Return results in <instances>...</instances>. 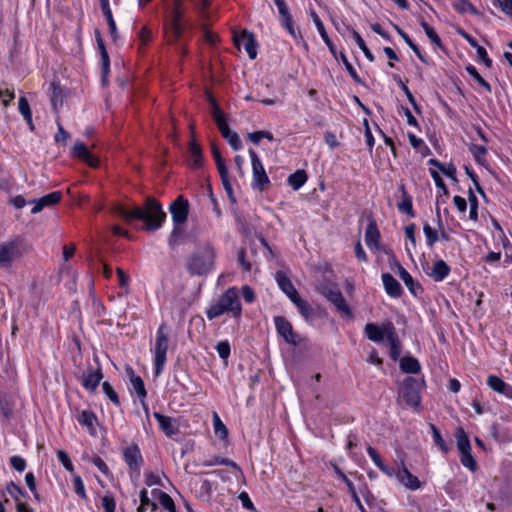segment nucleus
<instances>
[{
	"mask_svg": "<svg viewBox=\"0 0 512 512\" xmlns=\"http://www.w3.org/2000/svg\"><path fill=\"white\" fill-rule=\"evenodd\" d=\"M113 212L126 222L134 219L144 221V228L148 231L159 229L166 219V213L163 211L161 204L151 197L146 199L144 207L137 206L133 210H128L122 205H117Z\"/></svg>",
	"mask_w": 512,
	"mask_h": 512,
	"instance_id": "nucleus-1",
	"label": "nucleus"
},
{
	"mask_svg": "<svg viewBox=\"0 0 512 512\" xmlns=\"http://www.w3.org/2000/svg\"><path fill=\"white\" fill-rule=\"evenodd\" d=\"M102 507L105 512H115L116 502L112 494H105L102 499Z\"/></svg>",
	"mask_w": 512,
	"mask_h": 512,
	"instance_id": "nucleus-59",
	"label": "nucleus"
},
{
	"mask_svg": "<svg viewBox=\"0 0 512 512\" xmlns=\"http://www.w3.org/2000/svg\"><path fill=\"white\" fill-rule=\"evenodd\" d=\"M235 41L237 46L242 45L244 47L250 59L254 60L257 57V42L252 33L243 31Z\"/></svg>",
	"mask_w": 512,
	"mask_h": 512,
	"instance_id": "nucleus-17",
	"label": "nucleus"
},
{
	"mask_svg": "<svg viewBox=\"0 0 512 512\" xmlns=\"http://www.w3.org/2000/svg\"><path fill=\"white\" fill-rule=\"evenodd\" d=\"M454 9L460 13H470L472 15H478V10L474 7V5L469 0H456L453 3Z\"/></svg>",
	"mask_w": 512,
	"mask_h": 512,
	"instance_id": "nucleus-39",
	"label": "nucleus"
},
{
	"mask_svg": "<svg viewBox=\"0 0 512 512\" xmlns=\"http://www.w3.org/2000/svg\"><path fill=\"white\" fill-rule=\"evenodd\" d=\"M96 42H97V46H98V49H99V52L101 55L102 79H103V82H106L107 74L110 69V59H109V55L106 50L104 41L102 39L101 33L98 30H96Z\"/></svg>",
	"mask_w": 512,
	"mask_h": 512,
	"instance_id": "nucleus-24",
	"label": "nucleus"
},
{
	"mask_svg": "<svg viewBox=\"0 0 512 512\" xmlns=\"http://www.w3.org/2000/svg\"><path fill=\"white\" fill-rule=\"evenodd\" d=\"M62 193L60 191L51 192L39 199L33 200L34 206L31 209L32 214L39 213L44 207L52 206L60 202Z\"/></svg>",
	"mask_w": 512,
	"mask_h": 512,
	"instance_id": "nucleus-20",
	"label": "nucleus"
},
{
	"mask_svg": "<svg viewBox=\"0 0 512 512\" xmlns=\"http://www.w3.org/2000/svg\"><path fill=\"white\" fill-rule=\"evenodd\" d=\"M380 232L378 230L376 221L372 218H368V225L365 231V243L370 250L380 249Z\"/></svg>",
	"mask_w": 512,
	"mask_h": 512,
	"instance_id": "nucleus-14",
	"label": "nucleus"
},
{
	"mask_svg": "<svg viewBox=\"0 0 512 512\" xmlns=\"http://www.w3.org/2000/svg\"><path fill=\"white\" fill-rule=\"evenodd\" d=\"M78 422L85 426L91 434L95 432V422L97 421V417L95 413L91 410H83L77 417Z\"/></svg>",
	"mask_w": 512,
	"mask_h": 512,
	"instance_id": "nucleus-30",
	"label": "nucleus"
},
{
	"mask_svg": "<svg viewBox=\"0 0 512 512\" xmlns=\"http://www.w3.org/2000/svg\"><path fill=\"white\" fill-rule=\"evenodd\" d=\"M153 416L157 420L159 428L167 437H172L179 433V427L176 419L163 415L159 412H154Z\"/></svg>",
	"mask_w": 512,
	"mask_h": 512,
	"instance_id": "nucleus-13",
	"label": "nucleus"
},
{
	"mask_svg": "<svg viewBox=\"0 0 512 512\" xmlns=\"http://www.w3.org/2000/svg\"><path fill=\"white\" fill-rule=\"evenodd\" d=\"M388 332V343L390 346V356L393 360H397L401 354V344L399 337L396 333V329L393 323H390L387 327Z\"/></svg>",
	"mask_w": 512,
	"mask_h": 512,
	"instance_id": "nucleus-25",
	"label": "nucleus"
},
{
	"mask_svg": "<svg viewBox=\"0 0 512 512\" xmlns=\"http://www.w3.org/2000/svg\"><path fill=\"white\" fill-rule=\"evenodd\" d=\"M169 210L172 216V220L174 225L180 226L184 224L188 219L189 214V202L183 196H178L175 201H173Z\"/></svg>",
	"mask_w": 512,
	"mask_h": 512,
	"instance_id": "nucleus-12",
	"label": "nucleus"
},
{
	"mask_svg": "<svg viewBox=\"0 0 512 512\" xmlns=\"http://www.w3.org/2000/svg\"><path fill=\"white\" fill-rule=\"evenodd\" d=\"M216 351L221 359H223V360L228 359L230 356V353H231V348H230L229 342L227 340L220 341L216 345Z\"/></svg>",
	"mask_w": 512,
	"mask_h": 512,
	"instance_id": "nucleus-56",
	"label": "nucleus"
},
{
	"mask_svg": "<svg viewBox=\"0 0 512 512\" xmlns=\"http://www.w3.org/2000/svg\"><path fill=\"white\" fill-rule=\"evenodd\" d=\"M340 59H341L342 63L344 64L347 72L353 78V80L358 84H363L361 78L359 77L356 70L354 69L352 64L349 62L347 56L343 52L340 53Z\"/></svg>",
	"mask_w": 512,
	"mask_h": 512,
	"instance_id": "nucleus-50",
	"label": "nucleus"
},
{
	"mask_svg": "<svg viewBox=\"0 0 512 512\" xmlns=\"http://www.w3.org/2000/svg\"><path fill=\"white\" fill-rule=\"evenodd\" d=\"M99 1H100V6L102 9V12H103V14L106 18L107 24L109 26V32H110L111 38L115 42V41H117L119 35H118L116 23L114 21L113 15H112V11L110 9L109 0H99Z\"/></svg>",
	"mask_w": 512,
	"mask_h": 512,
	"instance_id": "nucleus-26",
	"label": "nucleus"
},
{
	"mask_svg": "<svg viewBox=\"0 0 512 512\" xmlns=\"http://www.w3.org/2000/svg\"><path fill=\"white\" fill-rule=\"evenodd\" d=\"M469 151L473 155L475 161L482 166L487 164V159L485 157L487 153V148L483 145L471 144L469 146Z\"/></svg>",
	"mask_w": 512,
	"mask_h": 512,
	"instance_id": "nucleus-38",
	"label": "nucleus"
},
{
	"mask_svg": "<svg viewBox=\"0 0 512 512\" xmlns=\"http://www.w3.org/2000/svg\"><path fill=\"white\" fill-rule=\"evenodd\" d=\"M217 250L209 242L199 245L186 258L184 267L191 277H207L216 268Z\"/></svg>",
	"mask_w": 512,
	"mask_h": 512,
	"instance_id": "nucleus-2",
	"label": "nucleus"
},
{
	"mask_svg": "<svg viewBox=\"0 0 512 512\" xmlns=\"http://www.w3.org/2000/svg\"><path fill=\"white\" fill-rule=\"evenodd\" d=\"M421 27L423 28L425 34L430 39V41L436 45L437 47H442V41L441 38L438 36V34L435 32L434 28L430 26L427 22L422 20L420 22Z\"/></svg>",
	"mask_w": 512,
	"mask_h": 512,
	"instance_id": "nucleus-43",
	"label": "nucleus"
},
{
	"mask_svg": "<svg viewBox=\"0 0 512 512\" xmlns=\"http://www.w3.org/2000/svg\"><path fill=\"white\" fill-rule=\"evenodd\" d=\"M400 369L408 374H416L420 371L419 361L412 356H404L400 360Z\"/></svg>",
	"mask_w": 512,
	"mask_h": 512,
	"instance_id": "nucleus-31",
	"label": "nucleus"
},
{
	"mask_svg": "<svg viewBox=\"0 0 512 512\" xmlns=\"http://www.w3.org/2000/svg\"><path fill=\"white\" fill-rule=\"evenodd\" d=\"M430 427V430L432 432V438H433V441H434V444L436 446L439 447V449L443 452V453H448L449 451V446L446 444V442L444 441V439L442 438L441 436V433L439 431V429L434 425V424H430L429 425Z\"/></svg>",
	"mask_w": 512,
	"mask_h": 512,
	"instance_id": "nucleus-40",
	"label": "nucleus"
},
{
	"mask_svg": "<svg viewBox=\"0 0 512 512\" xmlns=\"http://www.w3.org/2000/svg\"><path fill=\"white\" fill-rule=\"evenodd\" d=\"M6 490L11 495V497L15 499L17 502L19 501L20 497L26 496V493L13 481L7 484Z\"/></svg>",
	"mask_w": 512,
	"mask_h": 512,
	"instance_id": "nucleus-55",
	"label": "nucleus"
},
{
	"mask_svg": "<svg viewBox=\"0 0 512 512\" xmlns=\"http://www.w3.org/2000/svg\"><path fill=\"white\" fill-rule=\"evenodd\" d=\"M184 14L183 0H173V9L171 11V23L166 32L167 41L171 42L181 39L184 27L182 25V17Z\"/></svg>",
	"mask_w": 512,
	"mask_h": 512,
	"instance_id": "nucleus-7",
	"label": "nucleus"
},
{
	"mask_svg": "<svg viewBox=\"0 0 512 512\" xmlns=\"http://www.w3.org/2000/svg\"><path fill=\"white\" fill-rule=\"evenodd\" d=\"M219 175H220V178H221L222 185H223V187H224V189H225L229 199L232 202H236V199L233 196V188H232V185H231V182H230L229 172L225 171V172L219 173Z\"/></svg>",
	"mask_w": 512,
	"mask_h": 512,
	"instance_id": "nucleus-52",
	"label": "nucleus"
},
{
	"mask_svg": "<svg viewBox=\"0 0 512 512\" xmlns=\"http://www.w3.org/2000/svg\"><path fill=\"white\" fill-rule=\"evenodd\" d=\"M102 389L104 394L111 400V402H113L116 406L120 405L119 396L109 382H103Z\"/></svg>",
	"mask_w": 512,
	"mask_h": 512,
	"instance_id": "nucleus-51",
	"label": "nucleus"
},
{
	"mask_svg": "<svg viewBox=\"0 0 512 512\" xmlns=\"http://www.w3.org/2000/svg\"><path fill=\"white\" fill-rule=\"evenodd\" d=\"M20 246L18 237L0 243V268H9L21 256Z\"/></svg>",
	"mask_w": 512,
	"mask_h": 512,
	"instance_id": "nucleus-8",
	"label": "nucleus"
},
{
	"mask_svg": "<svg viewBox=\"0 0 512 512\" xmlns=\"http://www.w3.org/2000/svg\"><path fill=\"white\" fill-rule=\"evenodd\" d=\"M275 280L281 289V291L292 301V299L296 298L299 294L295 289L293 283L289 279L283 271H277L275 273Z\"/></svg>",
	"mask_w": 512,
	"mask_h": 512,
	"instance_id": "nucleus-18",
	"label": "nucleus"
},
{
	"mask_svg": "<svg viewBox=\"0 0 512 512\" xmlns=\"http://www.w3.org/2000/svg\"><path fill=\"white\" fill-rule=\"evenodd\" d=\"M88 148L87 146L83 143V142H76L73 146V149H72V154L73 156L79 158V159H84L85 157H89L88 156Z\"/></svg>",
	"mask_w": 512,
	"mask_h": 512,
	"instance_id": "nucleus-57",
	"label": "nucleus"
},
{
	"mask_svg": "<svg viewBox=\"0 0 512 512\" xmlns=\"http://www.w3.org/2000/svg\"><path fill=\"white\" fill-rule=\"evenodd\" d=\"M423 232L426 237L427 245L432 248L439 239L437 231L434 230L428 223H425L423 226Z\"/></svg>",
	"mask_w": 512,
	"mask_h": 512,
	"instance_id": "nucleus-48",
	"label": "nucleus"
},
{
	"mask_svg": "<svg viewBox=\"0 0 512 512\" xmlns=\"http://www.w3.org/2000/svg\"><path fill=\"white\" fill-rule=\"evenodd\" d=\"M401 190H402V200L398 204V209H399V211L401 213H404V214H406V215H408L410 217H414L415 213H414V210H413L412 198L405 191L404 186H401Z\"/></svg>",
	"mask_w": 512,
	"mask_h": 512,
	"instance_id": "nucleus-32",
	"label": "nucleus"
},
{
	"mask_svg": "<svg viewBox=\"0 0 512 512\" xmlns=\"http://www.w3.org/2000/svg\"><path fill=\"white\" fill-rule=\"evenodd\" d=\"M381 278L384 285V289L390 297H401L403 293L402 287L400 283L390 273H383Z\"/></svg>",
	"mask_w": 512,
	"mask_h": 512,
	"instance_id": "nucleus-22",
	"label": "nucleus"
},
{
	"mask_svg": "<svg viewBox=\"0 0 512 512\" xmlns=\"http://www.w3.org/2000/svg\"><path fill=\"white\" fill-rule=\"evenodd\" d=\"M214 430L217 435H219L220 438H226L228 435V430L226 426L222 423L219 416L215 413L214 414Z\"/></svg>",
	"mask_w": 512,
	"mask_h": 512,
	"instance_id": "nucleus-62",
	"label": "nucleus"
},
{
	"mask_svg": "<svg viewBox=\"0 0 512 512\" xmlns=\"http://www.w3.org/2000/svg\"><path fill=\"white\" fill-rule=\"evenodd\" d=\"M298 309V312L306 319L309 320L313 316V308L312 306L305 300H303L300 295L291 301Z\"/></svg>",
	"mask_w": 512,
	"mask_h": 512,
	"instance_id": "nucleus-34",
	"label": "nucleus"
},
{
	"mask_svg": "<svg viewBox=\"0 0 512 512\" xmlns=\"http://www.w3.org/2000/svg\"><path fill=\"white\" fill-rule=\"evenodd\" d=\"M274 324L277 334L290 345L296 346L299 343V335L294 332L292 324L283 316H275Z\"/></svg>",
	"mask_w": 512,
	"mask_h": 512,
	"instance_id": "nucleus-11",
	"label": "nucleus"
},
{
	"mask_svg": "<svg viewBox=\"0 0 512 512\" xmlns=\"http://www.w3.org/2000/svg\"><path fill=\"white\" fill-rule=\"evenodd\" d=\"M395 266L400 279L404 282L410 293L414 296L422 294V286L416 282L409 272L401 265L400 262L396 261Z\"/></svg>",
	"mask_w": 512,
	"mask_h": 512,
	"instance_id": "nucleus-16",
	"label": "nucleus"
},
{
	"mask_svg": "<svg viewBox=\"0 0 512 512\" xmlns=\"http://www.w3.org/2000/svg\"><path fill=\"white\" fill-rule=\"evenodd\" d=\"M457 447L461 454L471 452V445L468 436L463 429L460 430L457 436Z\"/></svg>",
	"mask_w": 512,
	"mask_h": 512,
	"instance_id": "nucleus-46",
	"label": "nucleus"
},
{
	"mask_svg": "<svg viewBox=\"0 0 512 512\" xmlns=\"http://www.w3.org/2000/svg\"><path fill=\"white\" fill-rule=\"evenodd\" d=\"M450 273V267L444 260H437L427 275L436 282L443 281Z\"/></svg>",
	"mask_w": 512,
	"mask_h": 512,
	"instance_id": "nucleus-27",
	"label": "nucleus"
},
{
	"mask_svg": "<svg viewBox=\"0 0 512 512\" xmlns=\"http://www.w3.org/2000/svg\"><path fill=\"white\" fill-rule=\"evenodd\" d=\"M210 103L212 104V117L222 135L223 138H225L229 133H231V129L229 128L225 115L217 105L214 98L210 97Z\"/></svg>",
	"mask_w": 512,
	"mask_h": 512,
	"instance_id": "nucleus-19",
	"label": "nucleus"
},
{
	"mask_svg": "<svg viewBox=\"0 0 512 512\" xmlns=\"http://www.w3.org/2000/svg\"><path fill=\"white\" fill-rule=\"evenodd\" d=\"M57 458L67 471L73 472L74 466L67 452L59 450L57 452Z\"/></svg>",
	"mask_w": 512,
	"mask_h": 512,
	"instance_id": "nucleus-60",
	"label": "nucleus"
},
{
	"mask_svg": "<svg viewBox=\"0 0 512 512\" xmlns=\"http://www.w3.org/2000/svg\"><path fill=\"white\" fill-rule=\"evenodd\" d=\"M225 313H230L232 317L238 319L242 314V306L238 296V290L235 287L228 288L216 301L206 310V316L213 320Z\"/></svg>",
	"mask_w": 512,
	"mask_h": 512,
	"instance_id": "nucleus-3",
	"label": "nucleus"
},
{
	"mask_svg": "<svg viewBox=\"0 0 512 512\" xmlns=\"http://www.w3.org/2000/svg\"><path fill=\"white\" fill-rule=\"evenodd\" d=\"M123 460L129 468L130 478L136 482L140 476L141 467L144 463L140 448L132 443L123 449Z\"/></svg>",
	"mask_w": 512,
	"mask_h": 512,
	"instance_id": "nucleus-5",
	"label": "nucleus"
},
{
	"mask_svg": "<svg viewBox=\"0 0 512 512\" xmlns=\"http://www.w3.org/2000/svg\"><path fill=\"white\" fill-rule=\"evenodd\" d=\"M248 138L251 142L254 144H258L261 139L265 138L268 141H273L274 137L273 134L269 131H255L248 134Z\"/></svg>",
	"mask_w": 512,
	"mask_h": 512,
	"instance_id": "nucleus-53",
	"label": "nucleus"
},
{
	"mask_svg": "<svg viewBox=\"0 0 512 512\" xmlns=\"http://www.w3.org/2000/svg\"><path fill=\"white\" fill-rule=\"evenodd\" d=\"M396 478L407 488L411 490H416L420 487L419 479L411 474L409 470L406 468L404 463H402V467L397 469Z\"/></svg>",
	"mask_w": 512,
	"mask_h": 512,
	"instance_id": "nucleus-23",
	"label": "nucleus"
},
{
	"mask_svg": "<svg viewBox=\"0 0 512 512\" xmlns=\"http://www.w3.org/2000/svg\"><path fill=\"white\" fill-rule=\"evenodd\" d=\"M423 381L407 377L400 387V395L408 406L417 407L421 402L420 391Z\"/></svg>",
	"mask_w": 512,
	"mask_h": 512,
	"instance_id": "nucleus-6",
	"label": "nucleus"
},
{
	"mask_svg": "<svg viewBox=\"0 0 512 512\" xmlns=\"http://www.w3.org/2000/svg\"><path fill=\"white\" fill-rule=\"evenodd\" d=\"M311 17L313 19V22H314V24H315V26H316V28H317L321 38L323 39V41L327 45L329 51L331 52V54L334 57H337L335 45L330 40V38H329V36H328V34H327L326 30H325L323 22L321 21L319 16L314 11L311 12Z\"/></svg>",
	"mask_w": 512,
	"mask_h": 512,
	"instance_id": "nucleus-28",
	"label": "nucleus"
},
{
	"mask_svg": "<svg viewBox=\"0 0 512 512\" xmlns=\"http://www.w3.org/2000/svg\"><path fill=\"white\" fill-rule=\"evenodd\" d=\"M139 496L140 506L137 508V512H146L147 510L154 512L157 509V504L149 498L145 488L140 491Z\"/></svg>",
	"mask_w": 512,
	"mask_h": 512,
	"instance_id": "nucleus-36",
	"label": "nucleus"
},
{
	"mask_svg": "<svg viewBox=\"0 0 512 512\" xmlns=\"http://www.w3.org/2000/svg\"><path fill=\"white\" fill-rule=\"evenodd\" d=\"M168 333L165 324H161L156 331L154 353V375L158 377L162 374L166 364V354L168 350Z\"/></svg>",
	"mask_w": 512,
	"mask_h": 512,
	"instance_id": "nucleus-4",
	"label": "nucleus"
},
{
	"mask_svg": "<svg viewBox=\"0 0 512 512\" xmlns=\"http://www.w3.org/2000/svg\"><path fill=\"white\" fill-rule=\"evenodd\" d=\"M307 173L304 170H297L288 177V184L293 190H299L307 181Z\"/></svg>",
	"mask_w": 512,
	"mask_h": 512,
	"instance_id": "nucleus-33",
	"label": "nucleus"
},
{
	"mask_svg": "<svg viewBox=\"0 0 512 512\" xmlns=\"http://www.w3.org/2000/svg\"><path fill=\"white\" fill-rule=\"evenodd\" d=\"M493 4L507 16H512V0H493Z\"/></svg>",
	"mask_w": 512,
	"mask_h": 512,
	"instance_id": "nucleus-63",
	"label": "nucleus"
},
{
	"mask_svg": "<svg viewBox=\"0 0 512 512\" xmlns=\"http://www.w3.org/2000/svg\"><path fill=\"white\" fill-rule=\"evenodd\" d=\"M152 494H158L159 502L164 509H166L168 512H176L175 503L169 494L159 489H153Z\"/></svg>",
	"mask_w": 512,
	"mask_h": 512,
	"instance_id": "nucleus-37",
	"label": "nucleus"
},
{
	"mask_svg": "<svg viewBox=\"0 0 512 512\" xmlns=\"http://www.w3.org/2000/svg\"><path fill=\"white\" fill-rule=\"evenodd\" d=\"M224 139H226L233 150L237 151L242 148V141L236 132L231 131Z\"/></svg>",
	"mask_w": 512,
	"mask_h": 512,
	"instance_id": "nucleus-64",
	"label": "nucleus"
},
{
	"mask_svg": "<svg viewBox=\"0 0 512 512\" xmlns=\"http://www.w3.org/2000/svg\"><path fill=\"white\" fill-rule=\"evenodd\" d=\"M282 25L285 27L287 32L296 40L297 38H300L302 40V37L299 33L296 32V29L294 27V23L292 20L291 14L284 16L281 18Z\"/></svg>",
	"mask_w": 512,
	"mask_h": 512,
	"instance_id": "nucleus-49",
	"label": "nucleus"
},
{
	"mask_svg": "<svg viewBox=\"0 0 512 512\" xmlns=\"http://www.w3.org/2000/svg\"><path fill=\"white\" fill-rule=\"evenodd\" d=\"M321 294L331 302L341 314L350 319L353 318L350 306L337 287H324Z\"/></svg>",
	"mask_w": 512,
	"mask_h": 512,
	"instance_id": "nucleus-10",
	"label": "nucleus"
},
{
	"mask_svg": "<svg viewBox=\"0 0 512 512\" xmlns=\"http://www.w3.org/2000/svg\"><path fill=\"white\" fill-rule=\"evenodd\" d=\"M391 322L388 321L378 326L374 323H367L364 327V333L366 337L373 342H382L386 337L388 339L387 327Z\"/></svg>",
	"mask_w": 512,
	"mask_h": 512,
	"instance_id": "nucleus-15",
	"label": "nucleus"
},
{
	"mask_svg": "<svg viewBox=\"0 0 512 512\" xmlns=\"http://www.w3.org/2000/svg\"><path fill=\"white\" fill-rule=\"evenodd\" d=\"M137 36L140 41V45L146 46L152 40V31L148 26H143Z\"/></svg>",
	"mask_w": 512,
	"mask_h": 512,
	"instance_id": "nucleus-61",
	"label": "nucleus"
},
{
	"mask_svg": "<svg viewBox=\"0 0 512 512\" xmlns=\"http://www.w3.org/2000/svg\"><path fill=\"white\" fill-rule=\"evenodd\" d=\"M18 109L20 114L23 116L25 120L30 121V116H32V112L30 109V105L28 100L25 97H21L18 102Z\"/></svg>",
	"mask_w": 512,
	"mask_h": 512,
	"instance_id": "nucleus-58",
	"label": "nucleus"
},
{
	"mask_svg": "<svg viewBox=\"0 0 512 512\" xmlns=\"http://www.w3.org/2000/svg\"><path fill=\"white\" fill-rule=\"evenodd\" d=\"M189 154L191 157L190 165L196 169L202 167L204 162L202 149L195 139H192L189 143Z\"/></svg>",
	"mask_w": 512,
	"mask_h": 512,
	"instance_id": "nucleus-29",
	"label": "nucleus"
},
{
	"mask_svg": "<svg viewBox=\"0 0 512 512\" xmlns=\"http://www.w3.org/2000/svg\"><path fill=\"white\" fill-rule=\"evenodd\" d=\"M506 382L496 375H489L487 385L495 392L500 393Z\"/></svg>",
	"mask_w": 512,
	"mask_h": 512,
	"instance_id": "nucleus-54",
	"label": "nucleus"
},
{
	"mask_svg": "<svg viewBox=\"0 0 512 512\" xmlns=\"http://www.w3.org/2000/svg\"><path fill=\"white\" fill-rule=\"evenodd\" d=\"M468 200L470 203L469 218L476 221L478 219V200L472 189L468 191Z\"/></svg>",
	"mask_w": 512,
	"mask_h": 512,
	"instance_id": "nucleus-47",
	"label": "nucleus"
},
{
	"mask_svg": "<svg viewBox=\"0 0 512 512\" xmlns=\"http://www.w3.org/2000/svg\"><path fill=\"white\" fill-rule=\"evenodd\" d=\"M211 152H212L213 158L215 160L218 172L222 173V172L228 171L225 161L222 158L221 152H220L218 146L214 142H211Z\"/></svg>",
	"mask_w": 512,
	"mask_h": 512,
	"instance_id": "nucleus-42",
	"label": "nucleus"
},
{
	"mask_svg": "<svg viewBox=\"0 0 512 512\" xmlns=\"http://www.w3.org/2000/svg\"><path fill=\"white\" fill-rule=\"evenodd\" d=\"M130 380H131V385H132L134 391L136 392L139 400L143 401V399H146L147 391H146V388H145L142 378L138 375H135L133 370H131Z\"/></svg>",
	"mask_w": 512,
	"mask_h": 512,
	"instance_id": "nucleus-35",
	"label": "nucleus"
},
{
	"mask_svg": "<svg viewBox=\"0 0 512 512\" xmlns=\"http://www.w3.org/2000/svg\"><path fill=\"white\" fill-rule=\"evenodd\" d=\"M103 378L102 370L100 367L97 369H89L86 374L82 376V386L91 392L96 391L100 381Z\"/></svg>",
	"mask_w": 512,
	"mask_h": 512,
	"instance_id": "nucleus-21",
	"label": "nucleus"
},
{
	"mask_svg": "<svg viewBox=\"0 0 512 512\" xmlns=\"http://www.w3.org/2000/svg\"><path fill=\"white\" fill-rule=\"evenodd\" d=\"M466 72L487 92H491V85L479 74L473 65L466 66Z\"/></svg>",
	"mask_w": 512,
	"mask_h": 512,
	"instance_id": "nucleus-41",
	"label": "nucleus"
},
{
	"mask_svg": "<svg viewBox=\"0 0 512 512\" xmlns=\"http://www.w3.org/2000/svg\"><path fill=\"white\" fill-rule=\"evenodd\" d=\"M249 156L251 158L252 164V186L260 191H265L267 190L270 184L269 177L257 153L254 150L250 149Z\"/></svg>",
	"mask_w": 512,
	"mask_h": 512,
	"instance_id": "nucleus-9",
	"label": "nucleus"
},
{
	"mask_svg": "<svg viewBox=\"0 0 512 512\" xmlns=\"http://www.w3.org/2000/svg\"><path fill=\"white\" fill-rule=\"evenodd\" d=\"M352 36H353L356 44L358 45V47L363 51L365 57L370 62H373L374 61V55L372 54V52L367 47V45H366L364 39L362 38V36L357 31H355V30L352 31Z\"/></svg>",
	"mask_w": 512,
	"mask_h": 512,
	"instance_id": "nucleus-44",
	"label": "nucleus"
},
{
	"mask_svg": "<svg viewBox=\"0 0 512 512\" xmlns=\"http://www.w3.org/2000/svg\"><path fill=\"white\" fill-rule=\"evenodd\" d=\"M83 459H85V460L91 462L93 465H95L104 475H106V476L111 475L109 467L107 466V464L104 462V460L101 457H99L97 455H94L93 457H90L89 455H84Z\"/></svg>",
	"mask_w": 512,
	"mask_h": 512,
	"instance_id": "nucleus-45",
	"label": "nucleus"
}]
</instances>
